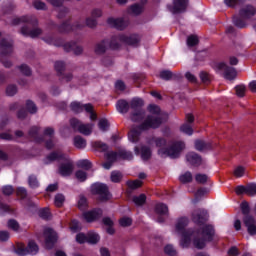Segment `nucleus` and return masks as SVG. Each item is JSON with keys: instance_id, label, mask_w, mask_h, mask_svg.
Masks as SVG:
<instances>
[{"instance_id": "f257e3e1", "label": "nucleus", "mask_w": 256, "mask_h": 256, "mask_svg": "<svg viewBox=\"0 0 256 256\" xmlns=\"http://www.w3.org/2000/svg\"><path fill=\"white\" fill-rule=\"evenodd\" d=\"M148 111L150 115L145 116L144 110H138L131 115V121L134 123H141L138 128H133L129 134L128 139L131 143H137L139 141V136L141 131H148V129H157L161 127L163 123V115L161 114V108L157 105L148 106Z\"/></svg>"}, {"instance_id": "f03ea898", "label": "nucleus", "mask_w": 256, "mask_h": 256, "mask_svg": "<svg viewBox=\"0 0 256 256\" xmlns=\"http://www.w3.org/2000/svg\"><path fill=\"white\" fill-rule=\"evenodd\" d=\"M189 225V219L187 217L179 218L176 222V233L182 235L180 240V245L185 249L193 240V245L196 249H203L207 242L213 239L215 235V229L212 225H205L202 227L201 231L193 232L191 230H185V227Z\"/></svg>"}, {"instance_id": "7ed1b4c3", "label": "nucleus", "mask_w": 256, "mask_h": 256, "mask_svg": "<svg viewBox=\"0 0 256 256\" xmlns=\"http://www.w3.org/2000/svg\"><path fill=\"white\" fill-rule=\"evenodd\" d=\"M23 23H26V25L21 28V35H24V37H31L32 39L41 35L42 31L40 28H30L31 26L35 27V25H37V18L33 16L16 17L11 21V25H23Z\"/></svg>"}, {"instance_id": "20e7f679", "label": "nucleus", "mask_w": 256, "mask_h": 256, "mask_svg": "<svg viewBox=\"0 0 256 256\" xmlns=\"http://www.w3.org/2000/svg\"><path fill=\"white\" fill-rule=\"evenodd\" d=\"M60 159H63L65 163H62L59 166L58 173L62 177H69L71 173H73V161L69 159V157L61 152H52L50 155L46 157V163H51L53 161H59Z\"/></svg>"}, {"instance_id": "39448f33", "label": "nucleus", "mask_w": 256, "mask_h": 256, "mask_svg": "<svg viewBox=\"0 0 256 256\" xmlns=\"http://www.w3.org/2000/svg\"><path fill=\"white\" fill-rule=\"evenodd\" d=\"M155 143H156V147H160V149L158 150V154L161 157L168 156V157H171V159H177V157H179V153H181L183 149H185L184 142H174L172 144V147L167 150L163 149V147L167 145V141H165V139L156 138Z\"/></svg>"}, {"instance_id": "423d86ee", "label": "nucleus", "mask_w": 256, "mask_h": 256, "mask_svg": "<svg viewBox=\"0 0 256 256\" xmlns=\"http://www.w3.org/2000/svg\"><path fill=\"white\" fill-rule=\"evenodd\" d=\"M83 27L95 29V27H97V19L93 18V16H89L86 18L85 23L76 22L73 26H71L69 22H65L59 27V31L61 33H69V31H75V29H83Z\"/></svg>"}, {"instance_id": "0eeeda50", "label": "nucleus", "mask_w": 256, "mask_h": 256, "mask_svg": "<svg viewBox=\"0 0 256 256\" xmlns=\"http://www.w3.org/2000/svg\"><path fill=\"white\" fill-rule=\"evenodd\" d=\"M0 61L4 67H11L12 63L9 60H5L6 55H9L13 51V42L11 40L1 39L0 40Z\"/></svg>"}, {"instance_id": "6e6552de", "label": "nucleus", "mask_w": 256, "mask_h": 256, "mask_svg": "<svg viewBox=\"0 0 256 256\" xmlns=\"http://www.w3.org/2000/svg\"><path fill=\"white\" fill-rule=\"evenodd\" d=\"M70 125L74 131L81 133V135L89 136L93 133V127L95 124H84L83 122L79 121L77 118H72L70 120Z\"/></svg>"}, {"instance_id": "1a4fd4ad", "label": "nucleus", "mask_w": 256, "mask_h": 256, "mask_svg": "<svg viewBox=\"0 0 256 256\" xmlns=\"http://www.w3.org/2000/svg\"><path fill=\"white\" fill-rule=\"evenodd\" d=\"M214 68L217 73L222 71L224 78L228 81H233V79H236L237 77V70L233 67H229L225 62L215 64Z\"/></svg>"}, {"instance_id": "9d476101", "label": "nucleus", "mask_w": 256, "mask_h": 256, "mask_svg": "<svg viewBox=\"0 0 256 256\" xmlns=\"http://www.w3.org/2000/svg\"><path fill=\"white\" fill-rule=\"evenodd\" d=\"M91 190L94 195H99L101 201H108V199H111L109 188L105 184L96 183L92 185Z\"/></svg>"}, {"instance_id": "9b49d317", "label": "nucleus", "mask_w": 256, "mask_h": 256, "mask_svg": "<svg viewBox=\"0 0 256 256\" xmlns=\"http://www.w3.org/2000/svg\"><path fill=\"white\" fill-rule=\"evenodd\" d=\"M107 161L115 163L117 159H125L126 161H131L133 159V153L127 150H119L118 152H109L106 154Z\"/></svg>"}, {"instance_id": "f8f14e48", "label": "nucleus", "mask_w": 256, "mask_h": 256, "mask_svg": "<svg viewBox=\"0 0 256 256\" xmlns=\"http://www.w3.org/2000/svg\"><path fill=\"white\" fill-rule=\"evenodd\" d=\"M44 237L46 249H53V245H55L57 241V233L51 228H46L44 230Z\"/></svg>"}, {"instance_id": "ddd939ff", "label": "nucleus", "mask_w": 256, "mask_h": 256, "mask_svg": "<svg viewBox=\"0 0 256 256\" xmlns=\"http://www.w3.org/2000/svg\"><path fill=\"white\" fill-rule=\"evenodd\" d=\"M207 217H209V214L205 209H198L192 213V221L196 223V225H203V223L207 221Z\"/></svg>"}, {"instance_id": "4468645a", "label": "nucleus", "mask_w": 256, "mask_h": 256, "mask_svg": "<svg viewBox=\"0 0 256 256\" xmlns=\"http://www.w3.org/2000/svg\"><path fill=\"white\" fill-rule=\"evenodd\" d=\"M106 41L108 43V49L115 51V50L119 49V47H121V43H123V41H125V34L113 36L111 38H106Z\"/></svg>"}, {"instance_id": "2eb2a0df", "label": "nucleus", "mask_w": 256, "mask_h": 256, "mask_svg": "<svg viewBox=\"0 0 256 256\" xmlns=\"http://www.w3.org/2000/svg\"><path fill=\"white\" fill-rule=\"evenodd\" d=\"M107 24L110 27H114L115 29L123 31V29H125L129 25V21L124 20L123 18H108Z\"/></svg>"}, {"instance_id": "dca6fc26", "label": "nucleus", "mask_w": 256, "mask_h": 256, "mask_svg": "<svg viewBox=\"0 0 256 256\" xmlns=\"http://www.w3.org/2000/svg\"><path fill=\"white\" fill-rule=\"evenodd\" d=\"M243 224L245 225L249 235H256V221L251 215L243 217Z\"/></svg>"}, {"instance_id": "f3484780", "label": "nucleus", "mask_w": 256, "mask_h": 256, "mask_svg": "<svg viewBox=\"0 0 256 256\" xmlns=\"http://www.w3.org/2000/svg\"><path fill=\"white\" fill-rule=\"evenodd\" d=\"M63 48L67 53L72 51L74 55H81L83 53V46L75 42H67L63 45Z\"/></svg>"}, {"instance_id": "a211bd4d", "label": "nucleus", "mask_w": 256, "mask_h": 256, "mask_svg": "<svg viewBox=\"0 0 256 256\" xmlns=\"http://www.w3.org/2000/svg\"><path fill=\"white\" fill-rule=\"evenodd\" d=\"M103 215V210L101 209H95L92 211L84 212L83 217L87 223H92V221H96V219H99Z\"/></svg>"}, {"instance_id": "6ab92c4d", "label": "nucleus", "mask_w": 256, "mask_h": 256, "mask_svg": "<svg viewBox=\"0 0 256 256\" xmlns=\"http://www.w3.org/2000/svg\"><path fill=\"white\" fill-rule=\"evenodd\" d=\"M109 51V45L107 43V38L97 42L94 46V53L96 55H105Z\"/></svg>"}, {"instance_id": "aec40b11", "label": "nucleus", "mask_w": 256, "mask_h": 256, "mask_svg": "<svg viewBox=\"0 0 256 256\" xmlns=\"http://www.w3.org/2000/svg\"><path fill=\"white\" fill-rule=\"evenodd\" d=\"M70 109L74 113H82V111L84 109H85L86 112H91V109H93V105H91V104L82 105L79 102H72L70 104Z\"/></svg>"}, {"instance_id": "412c9836", "label": "nucleus", "mask_w": 256, "mask_h": 256, "mask_svg": "<svg viewBox=\"0 0 256 256\" xmlns=\"http://www.w3.org/2000/svg\"><path fill=\"white\" fill-rule=\"evenodd\" d=\"M189 0H174L173 7L171 9L172 13H183L187 9Z\"/></svg>"}, {"instance_id": "4be33fe9", "label": "nucleus", "mask_w": 256, "mask_h": 256, "mask_svg": "<svg viewBox=\"0 0 256 256\" xmlns=\"http://www.w3.org/2000/svg\"><path fill=\"white\" fill-rule=\"evenodd\" d=\"M187 162L192 165L193 167H199L201 163H203V159L197 155V153L190 152L186 155Z\"/></svg>"}, {"instance_id": "5701e85b", "label": "nucleus", "mask_w": 256, "mask_h": 256, "mask_svg": "<svg viewBox=\"0 0 256 256\" xmlns=\"http://www.w3.org/2000/svg\"><path fill=\"white\" fill-rule=\"evenodd\" d=\"M241 17H245V19H249L256 15V9L252 5H246L242 7L239 11Z\"/></svg>"}, {"instance_id": "b1692460", "label": "nucleus", "mask_w": 256, "mask_h": 256, "mask_svg": "<svg viewBox=\"0 0 256 256\" xmlns=\"http://www.w3.org/2000/svg\"><path fill=\"white\" fill-rule=\"evenodd\" d=\"M141 41V37L137 34H132L130 36L125 35V39L123 40V43H126V45H131L132 47H137Z\"/></svg>"}, {"instance_id": "393cba45", "label": "nucleus", "mask_w": 256, "mask_h": 256, "mask_svg": "<svg viewBox=\"0 0 256 256\" xmlns=\"http://www.w3.org/2000/svg\"><path fill=\"white\" fill-rule=\"evenodd\" d=\"M74 147H76V149H85L87 147V140L81 136H75Z\"/></svg>"}, {"instance_id": "a878e982", "label": "nucleus", "mask_w": 256, "mask_h": 256, "mask_svg": "<svg viewBox=\"0 0 256 256\" xmlns=\"http://www.w3.org/2000/svg\"><path fill=\"white\" fill-rule=\"evenodd\" d=\"M119 113H127L129 111V103L125 100H119L116 104Z\"/></svg>"}, {"instance_id": "bb28decb", "label": "nucleus", "mask_w": 256, "mask_h": 256, "mask_svg": "<svg viewBox=\"0 0 256 256\" xmlns=\"http://www.w3.org/2000/svg\"><path fill=\"white\" fill-rule=\"evenodd\" d=\"M195 149H197V151H207L208 149H211V144L203 140H196Z\"/></svg>"}, {"instance_id": "cd10ccee", "label": "nucleus", "mask_w": 256, "mask_h": 256, "mask_svg": "<svg viewBox=\"0 0 256 256\" xmlns=\"http://www.w3.org/2000/svg\"><path fill=\"white\" fill-rule=\"evenodd\" d=\"M15 253L16 255H19V256L29 255V251L27 250V247H25V244L23 243L16 244Z\"/></svg>"}, {"instance_id": "c85d7f7f", "label": "nucleus", "mask_w": 256, "mask_h": 256, "mask_svg": "<svg viewBox=\"0 0 256 256\" xmlns=\"http://www.w3.org/2000/svg\"><path fill=\"white\" fill-rule=\"evenodd\" d=\"M101 237H99V234L95 232H89L87 234V243H90V245H95L99 243Z\"/></svg>"}, {"instance_id": "c756f323", "label": "nucleus", "mask_w": 256, "mask_h": 256, "mask_svg": "<svg viewBox=\"0 0 256 256\" xmlns=\"http://www.w3.org/2000/svg\"><path fill=\"white\" fill-rule=\"evenodd\" d=\"M140 157L143 161H149L151 159V149L147 146H141Z\"/></svg>"}, {"instance_id": "7c9ffc66", "label": "nucleus", "mask_w": 256, "mask_h": 256, "mask_svg": "<svg viewBox=\"0 0 256 256\" xmlns=\"http://www.w3.org/2000/svg\"><path fill=\"white\" fill-rule=\"evenodd\" d=\"M28 255H37L39 246L34 241H29L27 246Z\"/></svg>"}, {"instance_id": "2f4dec72", "label": "nucleus", "mask_w": 256, "mask_h": 256, "mask_svg": "<svg viewBox=\"0 0 256 256\" xmlns=\"http://www.w3.org/2000/svg\"><path fill=\"white\" fill-rule=\"evenodd\" d=\"M155 211L158 213V215H169V208L163 203L157 204Z\"/></svg>"}, {"instance_id": "473e14b6", "label": "nucleus", "mask_w": 256, "mask_h": 256, "mask_svg": "<svg viewBox=\"0 0 256 256\" xmlns=\"http://www.w3.org/2000/svg\"><path fill=\"white\" fill-rule=\"evenodd\" d=\"M128 11L132 15H141V12L143 11V5H141V4H134V5L130 6Z\"/></svg>"}, {"instance_id": "72a5a7b5", "label": "nucleus", "mask_w": 256, "mask_h": 256, "mask_svg": "<svg viewBox=\"0 0 256 256\" xmlns=\"http://www.w3.org/2000/svg\"><path fill=\"white\" fill-rule=\"evenodd\" d=\"M179 180L181 183H191L193 181V174H191V172H186L180 175Z\"/></svg>"}, {"instance_id": "f704fd0d", "label": "nucleus", "mask_w": 256, "mask_h": 256, "mask_svg": "<svg viewBox=\"0 0 256 256\" xmlns=\"http://www.w3.org/2000/svg\"><path fill=\"white\" fill-rule=\"evenodd\" d=\"M180 131L182 133H185V135H193V126H191V124H189V123H184L180 127Z\"/></svg>"}, {"instance_id": "c9c22d12", "label": "nucleus", "mask_w": 256, "mask_h": 256, "mask_svg": "<svg viewBox=\"0 0 256 256\" xmlns=\"http://www.w3.org/2000/svg\"><path fill=\"white\" fill-rule=\"evenodd\" d=\"M28 184L31 189H37V187H39V180H37V176L30 175L28 178Z\"/></svg>"}, {"instance_id": "e433bc0d", "label": "nucleus", "mask_w": 256, "mask_h": 256, "mask_svg": "<svg viewBox=\"0 0 256 256\" xmlns=\"http://www.w3.org/2000/svg\"><path fill=\"white\" fill-rule=\"evenodd\" d=\"M246 195H249L250 197H255V195H256V184L255 183L246 185Z\"/></svg>"}, {"instance_id": "4c0bfd02", "label": "nucleus", "mask_w": 256, "mask_h": 256, "mask_svg": "<svg viewBox=\"0 0 256 256\" xmlns=\"http://www.w3.org/2000/svg\"><path fill=\"white\" fill-rule=\"evenodd\" d=\"M207 193H209V190L205 188L198 189L197 192L195 193V200H193V203H197L198 199H201V197H205Z\"/></svg>"}, {"instance_id": "58836bf2", "label": "nucleus", "mask_w": 256, "mask_h": 256, "mask_svg": "<svg viewBox=\"0 0 256 256\" xmlns=\"http://www.w3.org/2000/svg\"><path fill=\"white\" fill-rule=\"evenodd\" d=\"M65 203V196L63 194H57L54 199V205L56 207H63Z\"/></svg>"}, {"instance_id": "ea45409f", "label": "nucleus", "mask_w": 256, "mask_h": 256, "mask_svg": "<svg viewBox=\"0 0 256 256\" xmlns=\"http://www.w3.org/2000/svg\"><path fill=\"white\" fill-rule=\"evenodd\" d=\"M199 44V38L196 35H191L187 38V45L189 47H195Z\"/></svg>"}, {"instance_id": "a19ab883", "label": "nucleus", "mask_w": 256, "mask_h": 256, "mask_svg": "<svg viewBox=\"0 0 256 256\" xmlns=\"http://www.w3.org/2000/svg\"><path fill=\"white\" fill-rule=\"evenodd\" d=\"M90 16L97 20L100 17H103V10H101V8H94L91 10Z\"/></svg>"}, {"instance_id": "79ce46f5", "label": "nucleus", "mask_w": 256, "mask_h": 256, "mask_svg": "<svg viewBox=\"0 0 256 256\" xmlns=\"http://www.w3.org/2000/svg\"><path fill=\"white\" fill-rule=\"evenodd\" d=\"M160 79H164V81H169L173 79V72L169 70H164L160 72Z\"/></svg>"}, {"instance_id": "37998d69", "label": "nucleus", "mask_w": 256, "mask_h": 256, "mask_svg": "<svg viewBox=\"0 0 256 256\" xmlns=\"http://www.w3.org/2000/svg\"><path fill=\"white\" fill-rule=\"evenodd\" d=\"M98 127H99L100 131H108L109 121H107V119H100L98 122Z\"/></svg>"}, {"instance_id": "c03bdc74", "label": "nucleus", "mask_w": 256, "mask_h": 256, "mask_svg": "<svg viewBox=\"0 0 256 256\" xmlns=\"http://www.w3.org/2000/svg\"><path fill=\"white\" fill-rule=\"evenodd\" d=\"M195 179L198 183L204 185V183H207V181H209V176H207V174H196Z\"/></svg>"}, {"instance_id": "a18cd8bd", "label": "nucleus", "mask_w": 256, "mask_h": 256, "mask_svg": "<svg viewBox=\"0 0 256 256\" xmlns=\"http://www.w3.org/2000/svg\"><path fill=\"white\" fill-rule=\"evenodd\" d=\"M123 179V175L121 172L114 171L111 173V182L112 183H119Z\"/></svg>"}, {"instance_id": "49530a36", "label": "nucleus", "mask_w": 256, "mask_h": 256, "mask_svg": "<svg viewBox=\"0 0 256 256\" xmlns=\"http://www.w3.org/2000/svg\"><path fill=\"white\" fill-rule=\"evenodd\" d=\"M235 91L237 97H245V91H247V88L245 85H238L235 87Z\"/></svg>"}, {"instance_id": "de8ad7c7", "label": "nucleus", "mask_w": 256, "mask_h": 256, "mask_svg": "<svg viewBox=\"0 0 256 256\" xmlns=\"http://www.w3.org/2000/svg\"><path fill=\"white\" fill-rule=\"evenodd\" d=\"M133 201L135 205H143L145 204V201H147V197L144 194H141L139 196L134 197Z\"/></svg>"}, {"instance_id": "09e8293b", "label": "nucleus", "mask_w": 256, "mask_h": 256, "mask_svg": "<svg viewBox=\"0 0 256 256\" xmlns=\"http://www.w3.org/2000/svg\"><path fill=\"white\" fill-rule=\"evenodd\" d=\"M127 185L130 189H139L143 185V182L141 180L128 181Z\"/></svg>"}, {"instance_id": "8fccbe9b", "label": "nucleus", "mask_w": 256, "mask_h": 256, "mask_svg": "<svg viewBox=\"0 0 256 256\" xmlns=\"http://www.w3.org/2000/svg\"><path fill=\"white\" fill-rule=\"evenodd\" d=\"M233 23H234V25H235L236 27H238L239 29H243V28L246 27V25H247L242 19H240V18L237 17V16H234V17H233Z\"/></svg>"}, {"instance_id": "3c124183", "label": "nucleus", "mask_w": 256, "mask_h": 256, "mask_svg": "<svg viewBox=\"0 0 256 256\" xmlns=\"http://www.w3.org/2000/svg\"><path fill=\"white\" fill-rule=\"evenodd\" d=\"M130 107L132 109H138L139 107H143V100L139 98H134L131 101Z\"/></svg>"}, {"instance_id": "603ef678", "label": "nucleus", "mask_w": 256, "mask_h": 256, "mask_svg": "<svg viewBox=\"0 0 256 256\" xmlns=\"http://www.w3.org/2000/svg\"><path fill=\"white\" fill-rule=\"evenodd\" d=\"M20 73H22V75H26V77H29V75H31V68H29V66L22 64L21 66L18 67Z\"/></svg>"}, {"instance_id": "864d4df0", "label": "nucleus", "mask_w": 256, "mask_h": 256, "mask_svg": "<svg viewBox=\"0 0 256 256\" xmlns=\"http://www.w3.org/2000/svg\"><path fill=\"white\" fill-rule=\"evenodd\" d=\"M26 108L28 109L29 113H37V106L31 100L26 102Z\"/></svg>"}, {"instance_id": "5fc2aeb1", "label": "nucleus", "mask_w": 256, "mask_h": 256, "mask_svg": "<svg viewBox=\"0 0 256 256\" xmlns=\"http://www.w3.org/2000/svg\"><path fill=\"white\" fill-rule=\"evenodd\" d=\"M39 217L42 219H49L51 217V212L49 211V208H44L39 211Z\"/></svg>"}, {"instance_id": "6e6d98bb", "label": "nucleus", "mask_w": 256, "mask_h": 256, "mask_svg": "<svg viewBox=\"0 0 256 256\" xmlns=\"http://www.w3.org/2000/svg\"><path fill=\"white\" fill-rule=\"evenodd\" d=\"M17 93V86L15 85H9L7 88H6V94L9 96V97H13V95H16Z\"/></svg>"}, {"instance_id": "4d7b16f0", "label": "nucleus", "mask_w": 256, "mask_h": 256, "mask_svg": "<svg viewBox=\"0 0 256 256\" xmlns=\"http://www.w3.org/2000/svg\"><path fill=\"white\" fill-rule=\"evenodd\" d=\"M93 147L97 149V151H107L108 146L105 143L102 142H94Z\"/></svg>"}, {"instance_id": "13d9d810", "label": "nucleus", "mask_w": 256, "mask_h": 256, "mask_svg": "<svg viewBox=\"0 0 256 256\" xmlns=\"http://www.w3.org/2000/svg\"><path fill=\"white\" fill-rule=\"evenodd\" d=\"M75 175H76V178L78 179V181L83 182L87 179V172L86 171L78 170Z\"/></svg>"}, {"instance_id": "bf43d9fd", "label": "nucleus", "mask_w": 256, "mask_h": 256, "mask_svg": "<svg viewBox=\"0 0 256 256\" xmlns=\"http://www.w3.org/2000/svg\"><path fill=\"white\" fill-rule=\"evenodd\" d=\"M234 175L235 177H243L245 175V167L238 166L234 169Z\"/></svg>"}, {"instance_id": "052dcab7", "label": "nucleus", "mask_w": 256, "mask_h": 256, "mask_svg": "<svg viewBox=\"0 0 256 256\" xmlns=\"http://www.w3.org/2000/svg\"><path fill=\"white\" fill-rule=\"evenodd\" d=\"M33 5L37 10L45 11V9H47V5H45V2H41L39 0L34 1Z\"/></svg>"}, {"instance_id": "680f3d73", "label": "nucleus", "mask_w": 256, "mask_h": 256, "mask_svg": "<svg viewBox=\"0 0 256 256\" xmlns=\"http://www.w3.org/2000/svg\"><path fill=\"white\" fill-rule=\"evenodd\" d=\"M55 69L57 71V73H60V75L63 74V71H65V63L58 61L55 63Z\"/></svg>"}, {"instance_id": "e2e57ef3", "label": "nucleus", "mask_w": 256, "mask_h": 256, "mask_svg": "<svg viewBox=\"0 0 256 256\" xmlns=\"http://www.w3.org/2000/svg\"><path fill=\"white\" fill-rule=\"evenodd\" d=\"M14 191H15V189H13V186H11V185L2 187L3 195H13Z\"/></svg>"}, {"instance_id": "0e129e2a", "label": "nucleus", "mask_w": 256, "mask_h": 256, "mask_svg": "<svg viewBox=\"0 0 256 256\" xmlns=\"http://www.w3.org/2000/svg\"><path fill=\"white\" fill-rule=\"evenodd\" d=\"M241 211L243 213V215H245V217H247V215H249V203L247 202H242L240 205Z\"/></svg>"}, {"instance_id": "69168bd1", "label": "nucleus", "mask_w": 256, "mask_h": 256, "mask_svg": "<svg viewBox=\"0 0 256 256\" xmlns=\"http://www.w3.org/2000/svg\"><path fill=\"white\" fill-rule=\"evenodd\" d=\"M8 227L13 231H17L19 229V222H17V220H9Z\"/></svg>"}, {"instance_id": "338daca9", "label": "nucleus", "mask_w": 256, "mask_h": 256, "mask_svg": "<svg viewBox=\"0 0 256 256\" xmlns=\"http://www.w3.org/2000/svg\"><path fill=\"white\" fill-rule=\"evenodd\" d=\"M133 223V220H131V218H121L120 219V225L121 227H129V225H131Z\"/></svg>"}, {"instance_id": "774afa93", "label": "nucleus", "mask_w": 256, "mask_h": 256, "mask_svg": "<svg viewBox=\"0 0 256 256\" xmlns=\"http://www.w3.org/2000/svg\"><path fill=\"white\" fill-rule=\"evenodd\" d=\"M164 252L166 253V255H170V256H173L177 253V251H175V248H173L172 245L165 246Z\"/></svg>"}]
</instances>
